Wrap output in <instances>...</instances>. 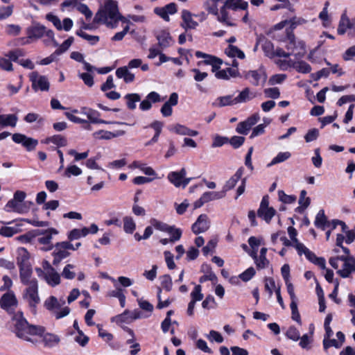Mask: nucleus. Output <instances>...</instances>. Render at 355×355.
I'll return each instance as SVG.
<instances>
[{"label": "nucleus", "mask_w": 355, "mask_h": 355, "mask_svg": "<svg viewBox=\"0 0 355 355\" xmlns=\"http://www.w3.org/2000/svg\"><path fill=\"white\" fill-rule=\"evenodd\" d=\"M10 328L17 338L31 343L36 342L34 336L42 337L44 333L43 327L30 324L21 311L13 315L10 322Z\"/></svg>", "instance_id": "1"}, {"label": "nucleus", "mask_w": 355, "mask_h": 355, "mask_svg": "<svg viewBox=\"0 0 355 355\" xmlns=\"http://www.w3.org/2000/svg\"><path fill=\"white\" fill-rule=\"evenodd\" d=\"M123 17L119 12L116 2L109 0L96 13L94 22L102 23L109 28H114L116 27L119 21Z\"/></svg>", "instance_id": "2"}, {"label": "nucleus", "mask_w": 355, "mask_h": 355, "mask_svg": "<svg viewBox=\"0 0 355 355\" xmlns=\"http://www.w3.org/2000/svg\"><path fill=\"white\" fill-rule=\"evenodd\" d=\"M26 32L28 39L38 40L44 36H46L51 40L55 46H59L58 42L55 40L53 31L51 29H47L46 26L40 23H33L26 28Z\"/></svg>", "instance_id": "3"}, {"label": "nucleus", "mask_w": 355, "mask_h": 355, "mask_svg": "<svg viewBox=\"0 0 355 355\" xmlns=\"http://www.w3.org/2000/svg\"><path fill=\"white\" fill-rule=\"evenodd\" d=\"M26 194L24 191H17L14 193L12 199L9 200L6 205L7 211H14L19 214H25L29 211L28 202H25Z\"/></svg>", "instance_id": "4"}, {"label": "nucleus", "mask_w": 355, "mask_h": 355, "mask_svg": "<svg viewBox=\"0 0 355 355\" xmlns=\"http://www.w3.org/2000/svg\"><path fill=\"white\" fill-rule=\"evenodd\" d=\"M22 297L24 301L28 303L33 312L36 311L37 306L40 303V297L38 293V282L33 280L29 284L26 285Z\"/></svg>", "instance_id": "5"}, {"label": "nucleus", "mask_w": 355, "mask_h": 355, "mask_svg": "<svg viewBox=\"0 0 355 355\" xmlns=\"http://www.w3.org/2000/svg\"><path fill=\"white\" fill-rule=\"evenodd\" d=\"M24 55V51L20 49L9 51L3 56H0V69L11 72L14 70L12 62H17L20 57Z\"/></svg>", "instance_id": "6"}, {"label": "nucleus", "mask_w": 355, "mask_h": 355, "mask_svg": "<svg viewBox=\"0 0 355 355\" xmlns=\"http://www.w3.org/2000/svg\"><path fill=\"white\" fill-rule=\"evenodd\" d=\"M35 232L37 236L43 235L42 237L37 239V242L42 245H46L47 247L41 248L43 251L51 250L53 248V245L51 243L52 235L57 234L58 230L55 228H49L46 230H36Z\"/></svg>", "instance_id": "7"}, {"label": "nucleus", "mask_w": 355, "mask_h": 355, "mask_svg": "<svg viewBox=\"0 0 355 355\" xmlns=\"http://www.w3.org/2000/svg\"><path fill=\"white\" fill-rule=\"evenodd\" d=\"M30 80L32 83V88L37 92L40 90L47 92L49 89L50 83L45 76H41L37 71H33L29 75Z\"/></svg>", "instance_id": "8"}, {"label": "nucleus", "mask_w": 355, "mask_h": 355, "mask_svg": "<svg viewBox=\"0 0 355 355\" xmlns=\"http://www.w3.org/2000/svg\"><path fill=\"white\" fill-rule=\"evenodd\" d=\"M12 139L14 142L21 144L27 150H33L38 144L37 139L28 137L25 135L21 133H15L12 135Z\"/></svg>", "instance_id": "9"}, {"label": "nucleus", "mask_w": 355, "mask_h": 355, "mask_svg": "<svg viewBox=\"0 0 355 355\" xmlns=\"http://www.w3.org/2000/svg\"><path fill=\"white\" fill-rule=\"evenodd\" d=\"M154 12L166 21H169V15L177 12V5L175 3H170L164 7H156Z\"/></svg>", "instance_id": "10"}, {"label": "nucleus", "mask_w": 355, "mask_h": 355, "mask_svg": "<svg viewBox=\"0 0 355 355\" xmlns=\"http://www.w3.org/2000/svg\"><path fill=\"white\" fill-rule=\"evenodd\" d=\"M210 226V222L206 214H201L198 216L196 223L192 225V231L195 234H198L207 231Z\"/></svg>", "instance_id": "11"}, {"label": "nucleus", "mask_w": 355, "mask_h": 355, "mask_svg": "<svg viewBox=\"0 0 355 355\" xmlns=\"http://www.w3.org/2000/svg\"><path fill=\"white\" fill-rule=\"evenodd\" d=\"M1 307L6 311H9L12 307L17 306V300L13 292L4 293L0 299Z\"/></svg>", "instance_id": "12"}, {"label": "nucleus", "mask_w": 355, "mask_h": 355, "mask_svg": "<svg viewBox=\"0 0 355 355\" xmlns=\"http://www.w3.org/2000/svg\"><path fill=\"white\" fill-rule=\"evenodd\" d=\"M247 78H250V83L255 86L259 84H264L266 81L267 76L262 69L250 71L247 75Z\"/></svg>", "instance_id": "13"}, {"label": "nucleus", "mask_w": 355, "mask_h": 355, "mask_svg": "<svg viewBox=\"0 0 355 355\" xmlns=\"http://www.w3.org/2000/svg\"><path fill=\"white\" fill-rule=\"evenodd\" d=\"M53 248L55 249L52 253L53 257V264L58 266L62 259L70 255V252L64 248L59 243H57Z\"/></svg>", "instance_id": "14"}, {"label": "nucleus", "mask_w": 355, "mask_h": 355, "mask_svg": "<svg viewBox=\"0 0 355 355\" xmlns=\"http://www.w3.org/2000/svg\"><path fill=\"white\" fill-rule=\"evenodd\" d=\"M155 37L158 41V45L162 49L169 47L173 43V40L167 31L162 30L157 32Z\"/></svg>", "instance_id": "15"}, {"label": "nucleus", "mask_w": 355, "mask_h": 355, "mask_svg": "<svg viewBox=\"0 0 355 355\" xmlns=\"http://www.w3.org/2000/svg\"><path fill=\"white\" fill-rule=\"evenodd\" d=\"M19 268V277L21 279V282L24 285L29 284L30 282H32L33 280H37L35 278H31L32 275V268L30 265H23V266Z\"/></svg>", "instance_id": "16"}, {"label": "nucleus", "mask_w": 355, "mask_h": 355, "mask_svg": "<svg viewBox=\"0 0 355 355\" xmlns=\"http://www.w3.org/2000/svg\"><path fill=\"white\" fill-rule=\"evenodd\" d=\"M244 169L243 167L239 168L236 172L234 173L233 176H232L225 184L223 188V191H225V195L226 196V192L229 190L234 188L238 181L241 178L243 174Z\"/></svg>", "instance_id": "17"}, {"label": "nucleus", "mask_w": 355, "mask_h": 355, "mask_svg": "<svg viewBox=\"0 0 355 355\" xmlns=\"http://www.w3.org/2000/svg\"><path fill=\"white\" fill-rule=\"evenodd\" d=\"M182 19L183 21L181 24V26L186 31L188 29H195L198 25V22L192 19L191 13L187 10H182Z\"/></svg>", "instance_id": "18"}, {"label": "nucleus", "mask_w": 355, "mask_h": 355, "mask_svg": "<svg viewBox=\"0 0 355 355\" xmlns=\"http://www.w3.org/2000/svg\"><path fill=\"white\" fill-rule=\"evenodd\" d=\"M49 271L44 275V279L51 286H55L60 283V276L53 268L49 265Z\"/></svg>", "instance_id": "19"}, {"label": "nucleus", "mask_w": 355, "mask_h": 355, "mask_svg": "<svg viewBox=\"0 0 355 355\" xmlns=\"http://www.w3.org/2000/svg\"><path fill=\"white\" fill-rule=\"evenodd\" d=\"M355 271L354 258L350 257L346 263H343L342 269L338 270V273L343 278L348 277L349 275Z\"/></svg>", "instance_id": "20"}, {"label": "nucleus", "mask_w": 355, "mask_h": 355, "mask_svg": "<svg viewBox=\"0 0 355 355\" xmlns=\"http://www.w3.org/2000/svg\"><path fill=\"white\" fill-rule=\"evenodd\" d=\"M116 76L118 78L123 79L125 83H130L134 81L135 74L131 73L128 67H121L116 70Z\"/></svg>", "instance_id": "21"}, {"label": "nucleus", "mask_w": 355, "mask_h": 355, "mask_svg": "<svg viewBox=\"0 0 355 355\" xmlns=\"http://www.w3.org/2000/svg\"><path fill=\"white\" fill-rule=\"evenodd\" d=\"M186 175V169L182 168L179 172H171L168 175V180L175 187L181 186L182 179Z\"/></svg>", "instance_id": "22"}, {"label": "nucleus", "mask_w": 355, "mask_h": 355, "mask_svg": "<svg viewBox=\"0 0 355 355\" xmlns=\"http://www.w3.org/2000/svg\"><path fill=\"white\" fill-rule=\"evenodd\" d=\"M82 113L85 114L89 121L92 123H105V120L99 119L101 114L95 110L88 107H83L82 109Z\"/></svg>", "instance_id": "23"}, {"label": "nucleus", "mask_w": 355, "mask_h": 355, "mask_svg": "<svg viewBox=\"0 0 355 355\" xmlns=\"http://www.w3.org/2000/svg\"><path fill=\"white\" fill-rule=\"evenodd\" d=\"M17 119L18 118L15 114H1L0 129L6 126L15 127Z\"/></svg>", "instance_id": "24"}, {"label": "nucleus", "mask_w": 355, "mask_h": 355, "mask_svg": "<svg viewBox=\"0 0 355 355\" xmlns=\"http://www.w3.org/2000/svg\"><path fill=\"white\" fill-rule=\"evenodd\" d=\"M150 223L151 225L153 226L156 230L167 233H172V232H173L175 230L178 229L175 226L168 225V224L159 221L155 218H152Z\"/></svg>", "instance_id": "25"}, {"label": "nucleus", "mask_w": 355, "mask_h": 355, "mask_svg": "<svg viewBox=\"0 0 355 355\" xmlns=\"http://www.w3.org/2000/svg\"><path fill=\"white\" fill-rule=\"evenodd\" d=\"M64 303V300L60 304L55 297L50 296L45 300L44 305L47 310L52 311L53 313L56 309H60Z\"/></svg>", "instance_id": "26"}, {"label": "nucleus", "mask_w": 355, "mask_h": 355, "mask_svg": "<svg viewBox=\"0 0 355 355\" xmlns=\"http://www.w3.org/2000/svg\"><path fill=\"white\" fill-rule=\"evenodd\" d=\"M17 262L19 267L23 266V265H30L29 254L25 248H20L18 250Z\"/></svg>", "instance_id": "27"}, {"label": "nucleus", "mask_w": 355, "mask_h": 355, "mask_svg": "<svg viewBox=\"0 0 355 355\" xmlns=\"http://www.w3.org/2000/svg\"><path fill=\"white\" fill-rule=\"evenodd\" d=\"M327 224H329V222L327 221L324 210H320L315 217V225L318 228H320L324 230Z\"/></svg>", "instance_id": "28"}, {"label": "nucleus", "mask_w": 355, "mask_h": 355, "mask_svg": "<svg viewBox=\"0 0 355 355\" xmlns=\"http://www.w3.org/2000/svg\"><path fill=\"white\" fill-rule=\"evenodd\" d=\"M227 8L223 6L220 9V14L218 13L217 16L218 20L220 22L224 23L229 26H234L236 24L230 21V18L229 17L228 12L227 11Z\"/></svg>", "instance_id": "29"}, {"label": "nucleus", "mask_w": 355, "mask_h": 355, "mask_svg": "<svg viewBox=\"0 0 355 355\" xmlns=\"http://www.w3.org/2000/svg\"><path fill=\"white\" fill-rule=\"evenodd\" d=\"M204 201L208 202L214 200L223 198L225 196V191H207L202 194Z\"/></svg>", "instance_id": "30"}, {"label": "nucleus", "mask_w": 355, "mask_h": 355, "mask_svg": "<svg viewBox=\"0 0 355 355\" xmlns=\"http://www.w3.org/2000/svg\"><path fill=\"white\" fill-rule=\"evenodd\" d=\"M127 100L128 109L133 110L136 108V103L140 101L141 97L138 94H128L124 97Z\"/></svg>", "instance_id": "31"}, {"label": "nucleus", "mask_w": 355, "mask_h": 355, "mask_svg": "<svg viewBox=\"0 0 355 355\" xmlns=\"http://www.w3.org/2000/svg\"><path fill=\"white\" fill-rule=\"evenodd\" d=\"M171 236L170 239H162L159 242L162 245H166L168 243H175L178 241H179L182 236V232L180 229L175 230L172 233H169Z\"/></svg>", "instance_id": "32"}, {"label": "nucleus", "mask_w": 355, "mask_h": 355, "mask_svg": "<svg viewBox=\"0 0 355 355\" xmlns=\"http://www.w3.org/2000/svg\"><path fill=\"white\" fill-rule=\"evenodd\" d=\"M53 143L58 146H65L67 144V141L65 137L60 135H53L46 139V144Z\"/></svg>", "instance_id": "33"}, {"label": "nucleus", "mask_w": 355, "mask_h": 355, "mask_svg": "<svg viewBox=\"0 0 355 355\" xmlns=\"http://www.w3.org/2000/svg\"><path fill=\"white\" fill-rule=\"evenodd\" d=\"M136 228L135 223L131 216L123 218V230L128 234H132Z\"/></svg>", "instance_id": "34"}, {"label": "nucleus", "mask_w": 355, "mask_h": 355, "mask_svg": "<svg viewBox=\"0 0 355 355\" xmlns=\"http://www.w3.org/2000/svg\"><path fill=\"white\" fill-rule=\"evenodd\" d=\"M226 53L231 58L238 57L240 59L245 58L244 53L236 46L230 45L226 50Z\"/></svg>", "instance_id": "35"}, {"label": "nucleus", "mask_w": 355, "mask_h": 355, "mask_svg": "<svg viewBox=\"0 0 355 355\" xmlns=\"http://www.w3.org/2000/svg\"><path fill=\"white\" fill-rule=\"evenodd\" d=\"M291 154L289 152H281L277 154V155L272 159L270 163L268 164V167H270L275 164L283 162L290 158Z\"/></svg>", "instance_id": "36"}, {"label": "nucleus", "mask_w": 355, "mask_h": 355, "mask_svg": "<svg viewBox=\"0 0 355 355\" xmlns=\"http://www.w3.org/2000/svg\"><path fill=\"white\" fill-rule=\"evenodd\" d=\"M352 25L350 23L349 19L342 17L337 29V32L339 35H343L346 33L348 28H352Z\"/></svg>", "instance_id": "37"}, {"label": "nucleus", "mask_w": 355, "mask_h": 355, "mask_svg": "<svg viewBox=\"0 0 355 355\" xmlns=\"http://www.w3.org/2000/svg\"><path fill=\"white\" fill-rule=\"evenodd\" d=\"M276 211L274 208L270 207L263 210L262 214H259V210L257 211V215L259 217L262 218L267 223H269L275 215Z\"/></svg>", "instance_id": "38"}, {"label": "nucleus", "mask_w": 355, "mask_h": 355, "mask_svg": "<svg viewBox=\"0 0 355 355\" xmlns=\"http://www.w3.org/2000/svg\"><path fill=\"white\" fill-rule=\"evenodd\" d=\"M218 2H220L219 0H207L205 3V8L208 11L209 13H211L214 15H218V9L217 6Z\"/></svg>", "instance_id": "39"}, {"label": "nucleus", "mask_w": 355, "mask_h": 355, "mask_svg": "<svg viewBox=\"0 0 355 355\" xmlns=\"http://www.w3.org/2000/svg\"><path fill=\"white\" fill-rule=\"evenodd\" d=\"M262 49L265 55L270 58H274V46L273 44L268 40H265L262 44Z\"/></svg>", "instance_id": "40"}, {"label": "nucleus", "mask_w": 355, "mask_h": 355, "mask_svg": "<svg viewBox=\"0 0 355 355\" xmlns=\"http://www.w3.org/2000/svg\"><path fill=\"white\" fill-rule=\"evenodd\" d=\"M19 225L15 227L3 226L0 229V235L6 237H11L19 232Z\"/></svg>", "instance_id": "41"}, {"label": "nucleus", "mask_w": 355, "mask_h": 355, "mask_svg": "<svg viewBox=\"0 0 355 355\" xmlns=\"http://www.w3.org/2000/svg\"><path fill=\"white\" fill-rule=\"evenodd\" d=\"M250 89L248 87L245 88L242 92H240L238 96L234 98V102L236 104L245 103L253 97L250 96Z\"/></svg>", "instance_id": "42"}, {"label": "nucleus", "mask_w": 355, "mask_h": 355, "mask_svg": "<svg viewBox=\"0 0 355 355\" xmlns=\"http://www.w3.org/2000/svg\"><path fill=\"white\" fill-rule=\"evenodd\" d=\"M73 42V37L71 36L67 40H66L61 45L59 46V48L55 51L54 54L59 55L64 53L66 51L69 49V48L71 46Z\"/></svg>", "instance_id": "43"}, {"label": "nucleus", "mask_w": 355, "mask_h": 355, "mask_svg": "<svg viewBox=\"0 0 355 355\" xmlns=\"http://www.w3.org/2000/svg\"><path fill=\"white\" fill-rule=\"evenodd\" d=\"M13 5L0 7V20L6 19L11 16L13 12Z\"/></svg>", "instance_id": "44"}, {"label": "nucleus", "mask_w": 355, "mask_h": 355, "mask_svg": "<svg viewBox=\"0 0 355 355\" xmlns=\"http://www.w3.org/2000/svg\"><path fill=\"white\" fill-rule=\"evenodd\" d=\"M77 35L81 37L84 40H87L90 44L94 45L99 41V37L96 35H89L82 31H78L76 32Z\"/></svg>", "instance_id": "45"}, {"label": "nucleus", "mask_w": 355, "mask_h": 355, "mask_svg": "<svg viewBox=\"0 0 355 355\" xmlns=\"http://www.w3.org/2000/svg\"><path fill=\"white\" fill-rule=\"evenodd\" d=\"M232 95H227L225 96H220L217 98V101H219V104L218 105L219 107H224L227 105H236V102H234V98H232Z\"/></svg>", "instance_id": "46"}, {"label": "nucleus", "mask_w": 355, "mask_h": 355, "mask_svg": "<svg viewBox=\"0 0 355 355\" xmlns=\"http://www.w3.org/2000/svg\"><path fill=\"white\" fill-rule=\"evenodd\" d=\"M291 309V318L293 320L296 321L298 324H301V317L297 309V302H291L290 304Z\"/></svg>", "instance_id": "47"}, {"label": "nucleus", "mask_w": 355, "mask_h": 355, "mask_svg": "<svg viewBox=\"0 0 355 355\" xmlns=\"http://www.w3.org/2000/svg\"><path fill=\"white\" fill-rule=\"evenodd\" d=\"M161 285L166 291H170L172 289V279L169 275H164L159 277Z\"/></svg>", "instance_id": "48"}, {"label": "nucleus", "mask_w": 355, "mask_h": 355, "mask_svg": "<svg viewBox=\"0 0 355 355\" xmlns=\"http://www.w3.org/2000/svg\"><path fill=\"white\" fill-rule=\"evenodd\" d=\"M279 200L284 204L293 203L297 198L293 195H287L283 191H279L278 192Z\"/></svg>", "instance_id": "49"}, {"label": "nucleus", "mask_w": 355, "mask_h": 355, "mask_svg": "<svg viewBox=\"0 0 355 355\" xmlns=\"http://www.w3.org/2000/svg\"><path fill=\"white\" fill-rule=\"evenodd\" d=\"M286 335L289 339L293 341H297L300 338V331L297 329L296 327L293 326H291L288 328Z\"/></svg>", "instance_id": "50"}, {"label": "nucleus", "mask_w": 355, "mask_h": 355, "mask_svg": "<svg viewBox=\"0 0 355 355\" xmlns=\"http://www.w3.org/2000/svg\"><path fill=\"white\" fill-rule=\"evenodd\" d=\"M81 173L82 170L76 165L68 166L64 171V175L67 178H71V175L78 176Z\"/></svg>", "instance_id": "51"}, {"label": "nucleus", "mask_w": 355, "mask_h": 355, "mask_svg": "<svg viewBox=\"0 0 355 355\" xmlns=\"http://www.w3.org/2000/svg\"><path fill=\"white\" fill-rule=\"evenodd\" d=\"M93 137L95 139L109 140L113 138L112 132L107 130H98L93 133Z\"/></svg>", "instance_id": "52"}, {"label": "nucleus", "mask_w": 355, "mask_h": 355, "mask_svg": "<svg viewBox=\"0 0 355 355\" xmlns=\"http://www.w3.org/2000/svg\"><path fill=\"white\" fill-rule=\"evenodd\" d=\"M254 262L257 265V267L259 269H263L267 267L269 265V261L267 259L266 257H257V253H254Z\"/></svg>", "instance_id": "53"}, {"label": "nucleus", "mask_w": 355, "mask_h": 355, "mask_svg": "<svg viewBox=\"0 0 355 355\" xmlns=\"http://www.w3.org/2000/svg\"><path fill=\"white\" fill-rule=\"evenodd\" d=\"M21 28L16 24H8L6 27V32L9 35L17 36L19 35Z\"/></svg>", "instance_id": "54"}, {"label": "nucleus", "mask_w": 355, "mask_h": 355, "mask_svg": "<svg viewBox=\"0 0 355 355\" xmlns=\"http://www.w3.org/2000/svg\"><path fill=\"white\" fill-rule=\"evenodd\" d=\"M264 94L266 97L273 99L278 98L280 96V92L277 87L265 89Z\"/></svg>", "instance_id": "55"}, {"label": "nucleus", "mask_w": 355, "mask_h": 355, "mask_svg": "<svg viewBox=\"0 0 355 355\" xmlns=\"http://www.w3.org/2000/svg\"><path fill=\"white\" fill-rule=\"evenodd\" d=\"M191 300L196 302L200 301L203 298V295L201 293V286L197 285L195 286L193 291L191 293Z\"/></svg>", "instance_id": "56"}, {"label": "nucleus", "mask_w": 355, "mask_h": 355, "mask_svg": "<svg viewBox=\"0 0 355 355\" xmlns=\"http://www.w3.org/2000/svg\"><path fill=\"white\" fill-rule=\"evenodd\" d=\"M74 268V266L72 264H67L63 269L62 275L63 277L67 279H73L76 274L74 272L71 271V269Z\"/></svg>", "instance_id": "57"}, {"label": "nucleus", "mask_w": 355, "mask_h": 355, "mask_svg": "<svg viewBox=\"0 0 355 355\" xmlns=\"http://www.w3.org/2000/svg\"><path fill=\"white\" fill-rule=\"evenodd\" d=\"M256 272L254 268L250 267L246 270H245L243 272H242L239 277L243 281V282H248L255 275Z\"/></svg>", "instance_id": "58"}, {"label": "nucleus", "mask_w": 355, "mask_h": 355, "mask_svg": "<svg viewBox=\"0 0 355 355\" xmlns=\"http://www.w3.org/2000/svg\"><path fill=\"white\" fill-rule=\"evenodd\" d=\"M76 9L79 12H80L81 13L85 15V17L87 19H89V18L92 17V12L89 9V8H88V6L87 5H85L84 3H80L77 2V4H76Z\"/></svg>", "instance_id": "59"}, {"label": "nucleus", "mask_w": 355, "mask_h": 355, "mask_svg": "<svg viewBox=\"0 0 355 355\" xmlns=\"http://www.w3.org/2000/svg\"><path fill=\"white\" fill-rule=\"evenodd\" d=\"M46 19L52 22L54 26L59 31L62 29V26L60 19L55 15L49 13L46 15Z\"/></svg>", "instance_id": "60"}, {"label": "nucleus", "mask_w": 355, "mask_h": 355, "mask_svg": "<svg viewBox=\"0 0 355 355\" xmlns=\"http://www.w3.org/2000/svg\"><path fill=\"white\" fill-rule=\"evenodd\" d=\"M37 236V234L35 230L32 232H28L26 234L21 235L18 236V240L21 241L22 243H31L33 239H34Z\"/></svg>", "instance_id": "61"}, {"label": "nucleus", "mask_w": 355, "mask_h": 355, "mask_svg": "<svg viewBox=\"0 0 355 355\" xmlns=\"http://www.w3.org/2000/svg\"><path fill=\"white\" fill-rule=\"evenodd\" d=\"M319 136V131L316 128L311 129L304 136L306 142H311L317 139Z\"/></svg>", "instance_id": "62"}, {"label": "nucleus", "mask_w": 355, "mask_h": 355, "mask_svg": "<svg viewBox=\"0 0 355 355\" xmlns=\"http://www.w3.org/2000/svg\"><path fill=\"white\" fill-rule=\"evenodd\" d=\"M228 141L234 148H238L243 145L245 138L241 136H234Z\"/></svg>", "instance_id": "63"}, {"label": "nucleus", "mask_w": 355, "mask_h": 355, "mask_svg": "<svg viewBox=\"0 0 355 355\" xmlns=\"http://www.w3.org/2000/svg\"><path fill=\"white\" fill-rule=\"evenodd\" d=\"M207 338L211 341L214 340V341H216L218 343H221L223 342V338L221 336V334L219 332H218L216 331H214V330H211L209 331V334L207 336Z\"/></svg>", "instance_id": "64"}]
</instances>
